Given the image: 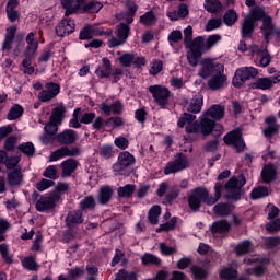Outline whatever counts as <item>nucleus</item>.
<instances>
[{
  "mask_svg": "<svg viewBox=\"0 0 280 280\" xmlns=\"http://www.w3.org/2000/svg\"><path fill=\"white\" fill-rule=\"evenodd\" d=\"M225 189L230 195L228 196L229 199L232 201H241L243 190L242 187L238 185L237 178L232 177L225 184Z\"/></svg>",
  "mask_w": 280,
  "mask_h": 280,
  "instance_id": "nucleus-19",
  "label": "nucleus"
},
{
  "mask_svg": "<svg viewBox=\"0 0 280 280\" xmlns=\"http://www.w3.org/2000/svg\"><path fill=\"white\" fill-rule=\"evenodd\" d=\"M183 38L184 36L182 35V32L179 30H174L168 35V43L173 46V44H178Z\"/></svg>",
  "mask_w": 280,
  "mask_h": 280,
  "instance_id": "nucleus-62",
  "label": "nucleus"
},
{
  "mask_svg": "<svg viewBox=\"0 0 280 280\" xmlns=\"http://www.w3.org/2000/svg\"><path fill=\"white\" fill-rule=\"evenodd\" d=\"M21 163V158L18 155L10 156L5 161H3L2 165L7 167V170H14Z\"/></svg>",
  "mask_w": 280,
  "mask_h": 280,
  "instance_id": "nucleus-59",
  "label": "nucleus"
},
{
  "mask_svg": "<svg viewBox=\"0 0 280 280\" xmlns=\"http://www.w3.org/2000/svg\"><path fill=\"white\" fill-rule=\"evenodd\" d=\"M278 172L272 163L264 166L262 172H260V178L264 184H271L276 180Z\"/></svg>",
  "mask_w": 280,
  "mask_h": 280,
  "instance_id": "nucleus-24",
  "label": "nucleus"
},
{
  "mask_svg": "<svg viewBox=\"0 0 280 280\" xmlns=\"http://www.w3.org/2000/svg\"><path fill=\"white\" fill-rule=\"evenodd\" d=\"M176 224H177V217H173L171 218L170 222L159 225V228L156 229V232L161 233L163 231L165 232L173 231L176 229Z\"/></svg>",
  "mask_w": 280,
  "mask_h": 280,
  "instance_id": "nucleus-54",
  "label": "nucleus"
},
{
  "mask_svg": "<svg viewBox=\"0 0 280 280\" xmlns=\"http://www.w3.org/2000/svg\"><path fill=\"white\" fill-rule=\"evenodd\" d=\"M86 212H81L80 210H71L68 212L67 218H65V224L69 231H74L77 226H80L84 222V214Z\"/></svg>",
  "mask_w": 280,
  "mask_h": 280,
  "instance_id": "nucleus-16",
  "label": "nucleus"
},
{
  "mask_svg": "<svg viewBox=\"0 0 280 280\" xmlns=\"http://www.w3.org/2000/svg\"><path fill=\"white\" fill-rule=\"evenodd\" d=\"M27 47L24 49V59L22 62L23 68H31L32 59H34L36 51H38L39 42L35 37V33H28L26 36Z\"/></svg>",
  "mask_w": 280,
  "mask_h": 280,
  "instance_id": "nucleus-9",
  "label": "nucleus"
},
{
  "mask_svg": "<svg viewBox=\"0 0 280 280\" xmlns=\"http://www.w3.org/2000/svg\"><path fill=\"white\" fill-rule=\"evenodd\" d=\"M276 84V81L270 79V77L258 78L254 83H252V89L268 91Z\"/></svg>",
  "mask_w": 280,
  "mask_h": 280,
  "instance_id": "nucleus-29",
  "label": "nucleus"
},
{
  "mask_svg": "<svg viewBox=\"0 0 280 280\" xmlns=\"http://www.w3.org/2000/svg\"><path fill=\"white\" fill-rule=\"evenodd\" d=\"M15 145H18V136L11 135L4 139L2 151L13 152L15 150Z\"/></svg>",
  "mask_w": 280,
  "mask_h": 280,
  "instance_id": "nucleus-48",
  "label": "nucleus"
},
{
  "mask_svg": "<svg viewBox=\"0 0 280 280\" xmlns=\"http://www.w3.org/2000/svg\"><path fill=\"white\" fill-rule=\"evenodd\" d=\"M268 18H271L270 15L266 14V11L262 8L256 7L254 10H252L250 14H248L246 18H244L242 23V28L240 31L243 39H250L254 36L256 23L259 21H266Z\"/></svg>",
  "mask_w": 280,
  "mask_h": 280,
  "instance_id": "nucleus-3",
  "label": "nucleus"
},
{
  "mask_svg": "<svg viewBox=\"0 0 280 280\" xmlns=\"http://www.w3.org/2000/svg\"><path fill=\"white\" fill-rule=\"evenodd\" d=\"M56 35L59 38H63L65 36L71 35L75 31V21L71 18H67L60 21L59 24L56 25Z\"/></svg>",
  "mask_w": 280,
  "mask_h": 280,
  "instance_id": "nucleus-17",
  "label": "nucleus"
},
{
  "mask_svg": "<svg viewBox=\"0 0 280 280\" xmlns=\"http://www.w3.org/2000/svg\"><path fill=\"white\" fill-rule=\"evenodd\" d=\"M22 266L24 269L28 271H35L38 268V264H36L35 258L33 256H28L22 260Z\"/></svg>",
  "mask_w": 280,
  "mask_h": 280,
  "instance_id": "nucleus-56",
  "label": "nucleus"
},
{
  "mask_svg": "<svg viewBox=\"0 0 280 280\" xmlns=\"http://www.w3.org/2000/svg\"><path fill=\"white\" fill-rule=\"evenodd\" d=\"M131 34V27L126 23H120L116 27V37L120 39H128Z\"/></svg>",
  "mask_w": 280,
  "mask_h": 280,
  "instance_id": "nucleus-44",
  "label": "nucleus"
},
{
  "mask_svg": "<svg viewBox=\"0 0 280 280\" xmlns=\"http://www.w3.org/2000/svg\"><path fill=\"white\" fill-rule=\"evenodd\" d=\"M65 9V18L72 14H98L103 9V3L100 1L88 0H74L69 7H62Z\"/></svg>",
  "mask_w": 280,
  "mask_h": 280,
  "instance_id": "nucleus-4",
  "label": "nucleus"
},
{
  "mask_svg": "<svg viewBox=\"0 0 280 280\" xmlns=\"http://www.w3.org/2000/svg\"><path fill=\"white\" fill-rule=\"evenodd\" d=\"M136 164V158L129 151H122L118 154L117 162L113 164L114 172L121 173Z\"/></svg>",
  "mask_w": 280,
  "mask_h": 280,
  "instance_id": "nucleus-14",
  "label": "nucleus"
},
{
  "mask_svg": "<svg viewBox=\"0 0 280 280\" xmlns=\"http://www.w3.org/2000/svg\"><path fill=\"white\" fill-rule=\"evenodd\" d=\"M104 32L96 25L85 24L80 30L79 40H92L95 37L103 36Z\"/></svg>",
  "mask_w": 280,
  "mask_h": 280,
  "instance_id": "nucleus-18",
  "label": "nucleus"
},
{
  "mask_svg": "<svg viewBox=\"0 0 280 280\" xmlns=\"http://www.w3.org/2000/svg\"><path fill=\"white\" fill-rule=\"evenodd\" d=\"M228 80H229V77H226L224 72L219 74H213L207 82L208 89L210 91H221L226 88Z\"/></svg>",
  "mask_w": 280,
  "mask_h": 280,
  "instance_id": "nucleus-20",
  "label": "nucleus"
},
{
  "mask_svg": "<svg viewBox=\"0 0 280 280\" xmlns=\"http://www.w3.org/2000/svg\"><path fill=\"white\" fill-rule=\"evenodd\" d=\"M133 192H136V185L126 184L125 187L117 188L118 198H131Z\"/></svg>",
  "mask_w": 280,
  "mask_h": 280,
  "instance_id": "nucleus-42",
  "label": "nucleus"
},
{
  "mask_svg": "<svg viewBox=\"0 0 280 280\" xmlns=\"http://www.w3.org/2000/svg\"><path fill=\"white\" fill-rule=\"evenodd\" d=\"M79 162L73 159L65 160L61 162V175L63 177H70L75 172Z\"/></svg>",
  "mask_w": 280,
  "mask_h": 280,
  "instance_id": "nucleus-31",
  "label": "nucleus"
},
{
  "mask_svg": "<svg viewBox=\"0 0 280 280\" xmlns=\"http://www.w3.org/2000/svg\"><path fill=\"white\" fill-rule=\"evenodd\" d=\"M265 230H267L271 234L280 231V220H271L265 225Z\"/></svg>",
  "mask_w": 280,
  "mask_h": 280,
  "instance_id": "nucleus-63",
  "label": "nucleus"
},
{
  "mask_svg": "<svg viewBox=\"0 0 280 280\" xmlns=\"http://www.w3.org/2000/svg\"><path fill=\"white\" fill-rule=\"evenodd\" d=\"M135 58L133 52H125L118 57V62H120L122 68H131Z\"/></svg>",
  "mask_w": 280,
  "mask_h": 280,
  "instance_id": "nucleus-50",
  "label": "nucleus"
},
{
  "mask_svg": "<svg viewBox=\"0 0 280 280\" xmlns=\"http://www.w3.org/2000/svg\"><path fill=\"white\" fill-rule=\"evenodd\" d=\"M213 212L218 217H229L231 214V206L226 202H221L214 206Z\"/></svg>",
  "mask_w": 280,
  "mask_h": 280,
  "instance_id": "nucleus-43",
  "label": "nucleus"
},
{
  "mask_svg": "<svg viewBox=\"0 0 280 280\" xmlns=\"http://www.w3.org/2000/svg\"><path fill=\"white\" fill-rule=\"evenodd\" d=\"M238 271L234 267H223L219 272V279L221 280H237Z\"/></svg>",
  "mask_w": 280,
  "mask_h": 280,
  "instance_id": "nucleus-37",
  "label": "nucleus"
},
{
  "mask_svg": "<svg viewBox=\"0 0 280 280\" xmlns=\"http://www.w3.org/2000/svg\"><path fill=\"white\" fill-rule=\"evenodd\" d=\"M250 250V241H243L235 247V253L238 256L247 255Z\"/></svg>",
  "mask_w": 280,
  "mask_h": 280,
  "instance_id": "nucleus-55",
  "label": "nucleus"
},
{
  "mask_svg": "<svg viewBox=\"0 0 280 280\" xmlns=\"http://www.w3.org/2000/svg\"><path fill=\"white\" fill-rule=\"evenodd\" d=\"M60 194L54 192L49 196H42L35 203V209L39 213L51 211L56 208V202L60 201Z\"/></svg>",
  "mask_w": 280,
  "mask_h": 280,
  "instance_id": "nucleus-13",
  "label": "nucleus"
},
{
  "mask_svg": "<svg viewBox=\"0 0 280 280\" xmlns=\"http://www.w3.org/2000/svg\"><path fill=\"white\" fill-rule=\"evenodd\" d=\"M247 276H255L257 278L262 277L266 275V268L262 265H257L255 267L248 268L246 270Z\"/></svg>",
  "mask_w": 280,
  "mask_h": 280,
  "instance_id": "nucleus-57",
  "label": "nucleus"
},
{
  "mask_svg": "<svg viewBox=\"0 0 280 280\" xmlns=\"http://www.w3.org/2000/svg\"><path fill=\"white\" fill-rule=\"evenodd\" d=\"M203 9L210 14H219L222 11V2L219 0H208L203 3Z\"/></svg>",
  "mask_w": 280,
  "mask_h": 280,
  "instance_id": "nucleus-38",
  "label": "nucleus"
},
{
  "mask_svg": "<svg viewBox=\"0 0 280 280\" xmlns=\"http://www.w3.org/2000/svg\"><path fill=\"white\" fill-rule=\"evenodd\" d=\"M16 33H18V26L15 25H12L7 28V33L4 34V39L2 42L3 51H8L11 49V45H13Z\"/></svg>",
  "mask_w": 280,
  "mask_h": 280,
  "instance_id": "nucleus-28",
  "label": "nucleus"
},
{
  "mask_svg": "<svg viewBox=\"0 0 280 280\" xmlns=\"http://www.w3.org/2000/svg\"><path fill=\"white\" fill-rule=\"evenodd\" d=\"M225 116V107L219 104L212 105L207 112L202 113V118H212L214 121H220Z\"/></svg>",
  "mask_w": 280,
  "mask_h": 280,
  "instance_id": "nucleus-21",
  "label": "nucleus"
},
{
  "mask_svg": "<svg viewBox=\"0 0 280 280\" xmlns=\"http://www.w3.org/2000/svg\"><path fill=\"white\" fill-rule=\"evenodd\" d=\"M80 113H82V108H75L72 113V118L69 120V128L80 129L82 128V124L79 120Z\"/></svg>",
  "mask_w": 280,
  "mask_h": 280,
  "instance_id": "nucleus-51",
  "label": "nucleus"
},
{
  "mask_svg": "<svg viewBox=\"0 0 280 280\" xmlns=\"http://www.w3.org/2000/svg\"><path fill=\"white\" fill-rule=\"evenodd\" d=\"M231 230V224L229 220L222 219L214 221L213 224L210 225L211 234H228Z\"/></svg>",
  "mask_w": 280,
  "mask_h": 280,
  "instance_id": "nucleus-26",
  "label": "nucleus"
},
{
  "mask_svg": "<svg viewBox=\"0 0 280 280\" xmlns=\"http://www.w3.org/2000/svg\"><path fill=\"white\" fill-rule=\"evenodd\" d=\"M205 105V101L201 95H195L192 100L189 102V106H187V113L197 115L201 113L202 106Z\"/></svg>",
  "mask_w": 280,
  "mask_h": 280,
  "instance_id": "nucleus-30",
  "label": "nucleus"
},
{
  "mask_svg": "<svg viewBox=\"0 0 280 280\" xmlns=\"http://www.w3.org/2000/svg\"><path fill=\"white\" fill-rule=\"evenodd\" d=\"M257 75L258 69L254 67L238 68L235 71L234 78H232V85L235 89H240L247 80H254Z\"/></svg>",
  "mask_w": 280,
  "mask_h": 280,
  "instance_id": "nucleus-8",
  "label": "nucleus"
},
{
  "mask_svg": "<svg viewBox=\"0 0 280 280\" xmlns=\"http://www.w3.org/2000/svg\"><path fill=\"white\" fill-rule=\"evenodd\" d=\"M270 196V190L268 187L258 186L252 189L250 191V199L258 200Z\"/></svg>",
  "mask_w": 280,
  "mask_h": 280,
  "instance_id": "nucleus-40",
  "label": "nucleus"
},
{
  "mask_svg": "<svg viewBox=\"0 0 280 280\" xmlns=\"http://www.w3.org/2000/svg\"><path fill=\"white\" fill-rule=\"evenodd\" d=\"M135 118L138 124L144 125L148 120V112L145 110V107L136 109Z\"/></svg>",
  "mask_w": 280,
  "mask_h": 280,
  "instance_id": "nucleus-60",
  "label": "nucleus"
},
{
  "mask_svg": "<svg viewBox=\"0 0 280 280\" xmlns=\"http://www.w3.org/2000/svg\"><path fill=\"white\" fill-rule=\"evenodd\" d=\"M43 176L45 178L56 180L58 178V168L55 165H50L47 168H45Z\"/></svg>",
  "mask_w": 280,
  "mask_h": 280,
  "instance_id": "nucleus-61",
  "label": "nucleus"
},
{
  "mask_svg": "<svg viewBox=\"0 0 280 280\" xmlns=\"http://www.w3.org/2000/svg\"><path fill=\"white\" fill-rule=\"evenodd\" d=\"M114 280H137V272L136 271L128 272L127 269H120L116 273V279Z\"/></svg>",
  "mask_w": 280,
  "mask_h": 280,
  "instance_id": "nucleus-53",
  "label": "nucleus"
},
{
  "mask_svg": "<svg viewBox=\"0 0 280 280\" xmlns=\"http://www.w3.org/2000/svg\"><path fill=\"white\" fill-rule=\"evenodd\" d=\"M198 65L201 66V69L198 71V77H200L202 80H207L212 74H219V73H224V65L221 62H213L212 59L210 58H203V59H198Z\"/></svg>",
  "mask_w": 280,
  "mask_h": 280,
  "instance_id": "nucleus-6",
  "label": "nucleus"
},
{
  "mask_svg": "<svg viewBox=\"0 0 280 280\" xmlns=\"http://www.w3.org/2000/svg\"><path fill=\"white\" fill-rule=\"evenodd\" d=\"M16 150L22 152L27 158H32L35 154V147L33 142H22V144L16 147Z\"/></svg>",
  "mask_w": 280,
  "mask_h": 280,
  "instance_id": "nucleus-47",
  "label": "nucleus"
},
{
  "mask_svg": "<svg viewBox=\"0 0 280 280\" xmlns=\"http://www.w3.org/2000/svg\"><path fill=\"white\" fill-rule=\"evenodd\" d=\"M77 139V131L72 129H65L60 133H57V142L61 145H72L75 143Z\"/></svg>",
  "mask_w": 280,
  "mask_h": 280,
  "instance_id": "nucleus-23",
  "label": "nucleus"
},
{
  "mask_svg": "<svg viewBox=\"0 0 280 280\" xmlns=\"http://www.w3.org/2000/svg\"><path fill=\"white\" fill-rule=\"evenodd\" d=\"M238 21L237 12L234 9H228L225 15H223V23L231 27Z\"/></svg>",
  "mask_w": 280,
  "mask_h": 280,
  "instance_id": "nucleus-45",
  "label": "nucleus"
},
{
  "mask_svg": "<svg viewBox=\"0 0 280 280\" xmlns=\"http://www.w3.org/2000/svg\"><path fill=\"white\" fill-rule=\"evenodd\" d=\"M218 120H212L210 118H201L199 122V131H201L203 137L213 136L214 138H219L222 135V130L224 128L222 125L217 124Z\"/></svg>",
  "mask_w": 280,
  "mask_h": 280,
  "instance_id": "nucleus-12",
  "label": "nucleus"
},
{
  "mask_svg": "<svg viewBox=\"0 0 280 280\" xmlns=\"http://www.w3.org/2000/svg\"><path fill=\"white\" fill-rule=\"evenodd\" d=\"M96 118H98V117H96L95 113H83V116H81V118H80V122L89 125V124H92L93 121H95Z\"/></svg>",
  "mask_w": 280,
  "mask_h": 280,
  "instance_id": "nucleus-64",
  "label": "nucleus"
},
{
  "mask_svg": "<svg viewBox=\"0 0 280 280\" xmlns=\"http://www.w3.org/2000/svg\"><path fill=\"white\" fill-rule=\"evenodd\" d=\"M161 215V207L160 205H154L149 210V222L151 225L158 224V218Z\"/></svg>",
  "mask_w": 280,
  "mask_h": 280,
  "instance_id": "nucleus-49",
  "label": "nucleus"
},
{
  "mask_svg": "<svg viewBox=\"0 0 280 280\" xmlns=\"http://www.w3.org/2000/svg\"><path fill=\"white\" fill-rule=\"evenodd\" d=\"M223 142L225 145L234 148L236 154L245 152L246 142L243 138L242 130L238 128L228 132L225 137H223Z\"/></svg>",
  "mask_w": 280,
  "mask_h": 280,
  "instance_id": "nucleus-7",
  "label": "nucleus"
},
{
  "mask_svg": "<svg viewBox=\"0 0 280 280\" xmlns=\"http://www.w3.org/2000/svg\"><path fill=\"white\" fill-rule=\"evenodd\" d=\"M186 168H189V160L184 153H177L175 160L166 163L164 168V175H174L179 172H184Z\"/></svg>",
  "mask_w": 280,
  "mask_h": 280,
  "instance_id": "nucleus-10",
  "label": "nucleus"
},
{
  "mask_svg": "<svg viewBox=\"0 0 280 280\" xmlns=\"http://www.w3.org/2000/svg\"><path fill=\"white\" fill-rule=\"evenodd\" d=\"M0 257L7 265H12L14 262L13 256H10V247L7 243L0 244Z\"/></svg>",
  "mask_w": 280,
  "mask_h": 280,
  "instance_id": "nucleus-46",
  "label": "nucleus"
},
{
  "mask_svg": "<svg viewBox=\"0 0 280 280\" xmlns=\"http://www.w3.org/2000/svg\"><path fill=\"white\" fill-rule=\"evenodd\" d=\"M141 264L144 267L148 266H158L160 267L162 264L161 258H159L158 256L150 254V253H145L144 255L141 256Z\"/></svg>",
  "mask_w": 280,
  "mask_h": 280,
  "instance_id": "nucleus-39",
  "label": "nucleus"
},
{
  "mask_svg": "<svg viewBox=\"0 0 280 280\" xmlns=\"http://www.w3.org/2000/svg\"><path fill=\"white\" fill-rule=\"evenodd\" d=\"M260 34L266 44L270 43V38L275 37L277 43H280V27L276 26L272 18H267L260 26Z\"/></svg>",
  "mask_w": 280,
  "mask_h": 280,
  "instance_id": "nucleus-11",
  "label": "nucleus"
},
{
  "mask_svg": "<svg viewBox=\"0 0 280 280\" xmlns=\"http://www.w3.org/2000/svg\"><path fill=\"white\" fill-rule=\"evenodd\" d=\"M221 39L222 36L218 34L208 36L206 42L202 36L194 38L191 46L188 48L189 51H187L186 55L187 63H189V66L192 68H197L198 60L201 59L202 55L212 49V47H214Z\"/></svg>",
  "mask_w": 280,
  "mask_h": 280,
  "instance_id": "nucleus-2",
  "label": "nucleus"
},
{
  "mask_svg": "<svg viewBox=\"0 0 280 280\" xmlns=\"http://www.w3.org/2000/svg\"><path fill=\"white\" fill-rule=\"evenodd\" d=\"M7 180L11 187L21 186L23 182V175H22L21 168H15L14 171L8 173Z\"/></svg>",
  "mask_w": 280,
  "mask_h": 280,
  "instance_id": "nucleus-32",
  "label": "nucleus"
},
{
  "mask_svg": "<svg viewBox=\"0 0 280 280\" xmlns=\"http://www.w3.org/2000/svg\"><path fill=\"white\" fill-rule=\"evenodd\" d=\"M265 129L262 130V135L267 139H272L276 135L279 133V125L276 122L275 116H268L265 118Z\"/></svg>",
  "mask_w": 280,
  "mask_h": 280,
  "instance_id": "nucleus-22",
  "label": "nucleus"
},
{
  "mask_svg": "<svg viewBox=\"0 0 280 280\" xmlns=\"http://www.w3.org/2000/svg\"><path fill=\"white\" fill-rule=\"evenodd\" d=\"M97 78L101 80L108 79L112 74V62L110 59L104 58L102 59V66L97 67L94 71Z\"/></svg>",
  "mask_w": 280,
  "mask_h": 280,
  "instance_id": "nucleus-27",
  "label": "nucleus"
},
{
  "mask_svg": "<svg viewBox=\"0 0 280 280\" xmlns=\"http://www.w3.org/2000/svg\"><path fill=\"white\" fill-rule=\"evenodd\" d=\"M197 116L191 114V113H184L179 115L178 120H177V127L178 128H184L186 125H191L195 124Z\"/></svg>",
  "mask_w": 280,
  "mask_h": 280,
  "instance_id": "nucleus-41",
  "label": "nucleus"
},
{
  "mask_svg": "<svg viewBox=\"0 0 280 280\" xmlns=\"http://www.w3.org/2000/svg\"><path fill=\"white\" fill-rule=\"evenodd\" d=\"M219 149V137H214L213 140H210L203 145V151L206 153H215Z\"/></svg>",
  "mask_w": 280,
  "mask_h": 280,
  "instance_id": "nucleus-58",
  "label": "nucleus"
},
{
  "mask_svg": "<svg viewBox=\"0 0 280 280\" xmlns=\"http://www.w3.org/2000/svg\"><path fill=\"white\" fill-rule=\"evenodd\" d=\"M222 189H224V184L215 183L214 196H211L206 187H195L194 190L190 191V195L187 196V206L189 207V210L197 213L200 211L202 205H207L208 207L217 205L222 198Z\"/></svg>",
  "mask_w": 280,
  "mask_h": 280,
  "instance_id": "nucleus-1",
  "label": "nucleus"
},
{
  "mask_svg": "<svg viewBox=\"0 0 280 280\" xmlns=\"http://www.w3.org/2000/svg\"><path fill=\"white\" fill-rule=\"evenodd\" d=\"M66 113L67 108L63 106V104H60L59 107H55L52 109L49 122L62 124Z\"/></svg>",
  "mask_w": 280,
  "mask_h": 280,
  "instance_id": "nucleus-36",
  "label": "nucleus"
},
{
  "mask_svg": "<svg viewBox=\"0 0 280 280\" xmlns=\"http://www.w3.org/2000/svg\"><path fill=\"white\" fill-rule=\"evenodd\" d=\"M149 92L151 96L154 100V103L159 106L161 109H167L170 104V98L172 97V91L164 85H150Z\"/></svg>",
  "mask_w": 280,
  "mask_h": 280,
  "instance_id": "nucleus-5",
  "label": "nucleus"
},
{
  "mask_svg": "<svg viewBox=\"0 0 280 280\" xmlns=\"http://www.w3.org/2000/svg\"><path fill=\"white\" fill-rule=\"evenodd\" d=\"M60 93V85L55 82L45 83V89L39 92L38 98L43 103H48Z\"/></svg>",
  "mask_w": 280,
  "mask_h": 280,
  "instance_id": "nucleus-15",
  "label": "nucleus"
},
{
  "mask_svg": "<svg viewBox=\"0 0 280 280\" xmlns=\"http://www.w3.org/2000/svg\"><path fill=\"white\" fill-rule=\"evenodd\" d=\"M25 114V108L21 104L12 105L10 112H8L7 119L8 121H15Z\"/></svg>",
  "mask_w": 280,
  "mask_h": 280,
  "instance_id": "nucleus-33",
  "label": "nucleus"
},
{
  "mask_svg": "<svg viewBox=\"0 0 280 280\" xmlns=\"http://www.w3.org/2000/svg\"><path fill=\"white\" fill-rule=\"evenodd\" d=\"M95 208H96L95 197L90 195V196H84V198L81 199V201L79 202L78 210H74V211L89 213V212L95 211Z\"/></svg>",
  "mask_w": 280,
  "mask_h": 280,
  "instance_id": "nucleus-25",
  "label": "nucleus"
},
{
  "mask_svg": "<svg viewBox=\"0 0 280 280\" xmlns=\"http://www.w3.org/2000/svg\"><path fill=\"white\" fill-rule=\"evenodd\" d=\"M156 22H158V18L155 15V12L152 10L147 11L144 15H141L139 21V23L142 26H147V27L155 26Z\"/></svg>",
  "mask_w": 280,
  "mask_h": 280,
  "instance_id": "nucleus-34",
  "label": "nucleus"
},
{
  "mask_svg": "<svg viewBox=\"0 0 280 280\" xmlns=\"http://www.w3.org/2000/svg\"><path fill=\"white\" fill-rule=\"evenodd\" d=\"M190 272H192V276L197 280H206L207 277H209V272H207V270H205L202 267H199L197 265H194L192 267H190Z\"/></svg>",
  "mask_w": 280,
  "mask_h": 280,
  "instance_id": "nucleus-52",
  "label": "nucleus"
},
{
  "mask_svg": "<svg viewBox=\"0 0 280 280\" xmlns=\"http://www.w3.org/2000/svg\"><path fill=\"white\" fill-rule=\"evenodd\" d=\"M113 197V189L109 186H103L100 188V195L97 196V201L100 205L104 206L107 205Z\"/></svg>",
  "mask_w": 280,
  "mask_h": 280,
  "instance_id": "nucleus-35",
  "label": "nucleus"
}]
</instances>
